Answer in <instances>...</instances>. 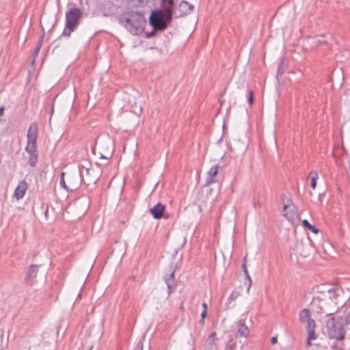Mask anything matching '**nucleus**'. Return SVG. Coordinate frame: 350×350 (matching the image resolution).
Returning a JSON list of instances; mask_svg holds the SVG:
<instances>
[{
    "mask_svg": "<svg viewBox=\"0 0 350 350\" xmlns=\"http://www.w3.org/2000/svg\"><path fill=\"white\" fill-rule=\"evenodd\" d=\"M119 23L132 35L138 36L144 31L146 21L142 12L131 11L123 12Z\"/></svg>",
    "mask_w": 350,
    "mask_h": 350,
    "instance_id": "1",
    "label": "nucleus"
},
{
    "mask_svg": "<svg viewBox=\"0 0 350 350\" xmlns=\"http://www.w3.org/2000/svg\"><path fill=\"white\" fill-rule=\"evenodd\" d=\"M82 12L79 8H70L66 13V27L62 36L69 37L71 32L74 31L79 25L82 16Z\"/></svg>",
    "mask_w": 350,
    "mask_h": 350,
    "instance_id": "2",
    "label": "nucleus"
},
{
    "mask_svg": "<svg viewBox=\"0 0 350 350\" xmlns=\"http://www.w3.org/2000/svg\"><path fill=\"white\" fill-rule=\"evenodd\" d=\"M172 21V18L168 20L167 15L163 10L158 9L153 10L149 18V23L155 31L165 30Z\"/></svg>",
    "mask_w": 350,
    "mask_h": 350,
    "instance_id": "3",
    "label": "nucleus"
},
{
    "mask_svg": "<svg viewBox=\"0 0 350 350\" xmlns=\"http://www.w3.org/2000/svg\"><path fill=\"white\" fill-rule=\"evenodd\" d=\"M341 318L332 317L327 322V329L329 336L338 340L345 338V330Z\"/></svg>",
    "mask_w": 350,
    "mask_h": 350,
    "instance_id": "4",
    "label": "nucleus"
},
{
    "mask_svg": "<svg viewBox=\"0 0 350 350\" xmlns=\"http://www.w3.org/2000/svg\"><path fill=\"white\" fill-rule=\"evenodd\" d=\"M311 307L317 313L324 314L325 316H331L336 312V307L330 306L325 297H314L311 302Z\"/></svg>",
    "mask_w": 350,
    "mask_h": 350,
    "instance_id": "5",
    "label": "nucleus"
},
{
    "mask_svg": "<svg viewBox=\"0 0 350 350\" xmlns=\"http://www.w3.org/2000/svg\"><path fill=\"white\" fill-rule=\"evenodd\" d=\"M342 295V290L340 288H329L327 291L325 297L327 299L329 306L336 307V312L339 308L342 306L343 301H340Z\"/></svg>",
    "mask_w": 350,
    "mask_h": 350,
    "instance_id": "6",
    "label": "nucleus"
},
{
    "mask_svg": "<svg viewBox=\"0 0 350 350\" xmlns=\"http://www.w3.org/2000/svg\"><path fill=\"white\" fill-rule=\"evenodd\" d=\"M94 170L91 168L85 167L83 166H79V176L81 182L83 183L86 185L90 184H95L98 179V177L94 176L92 174Z\"/></svg>",
    "mask_w": 350,
    "mask_h": 350,
    "instance_id": "7",
    "label": "nucleus"
},
{
    "mask_svg": "<svg viewBox=\"0 0 350 350\" xmlns=\"http://www.w3.org/2000/svg\"><path fill=\"white\" fill-rule=\"evenodd\" d=\"M39 265H31L28 267L25 277V283L27 285H33L36 282Z\"/></svg>",
    "mask_w": 350,
    "mask_h": 350,
    "instance_id": "8",
    "label": "nucleus"
},
{
    "mask_svg": "<svg viewBox=\"0 0 350 350\" xmlns=\"http://www.w3.org/2000/svg\"><path fill=\"white\" fill-rule=\"evenodd\" d=\"M38 135V125L36 122H32L29 125L27 134V144H37Z\"/></svg>",
    "mask_w": 350,
    "mask_h": 350,
    "instance_id": "9",
    "label": "nucleus"
},
{
    "mask_svg": "<svg viewBox=\"0 0 350 350\" xmlns=\"http://www.w3.org/2000/svg\"><path fill=\"white\" fill-rule=\"evenodd\" d=\"M175 7V0H161V9L166 15H167L168 20L173 18L174 11Z\"/></svg>",
    "mask_w": 350,
    "mask_h": 350,
    "instance_id": "10",
    "label": "nucleus"
},
{
    "mask_svg": "<svg viewBox=\"0 0 350 350\" xmlns=\"http://www.w3.org/2000/svg\"><path fill=\"white\" fill-rule=\"evenodd\" d=\"M165 206L162 203H157L155 206L150 209V212L155 219H161L165 213Z\"/></svg>",
    "mask_w": 350,
    "mask_h": 350,
    "instance_id": "11",
    "label": "nucleus"
},
{
    "mask_svg": "<svg viewBox=\"0 0 350 350\" xmlns=\"http://www.w3.org/2000/svg\"><path fill=\"white\" fill-rule=\"evenodd\" d=\"M178 10L180 12L178 16H185L193 11V5L186 1H182L178 5Z\"/></svg>",
    "mask_w": 350,
    "mask_h": 350,
    "instance_id": "12",
    "label": "nucleus"
},
{
    "mask_svg": "<svg viewBox=\"0 0 350 350\" xmlns=\"http://www.w3.org/2000/svg\"><path fill=\"white\" fill-rule=\"evenodd\" d=\"M27 185L25 181L21 182L14 191V197L17 200L23 198L27 190Z\"/></svg>",
    "mask_w": 350,
    "mask_h": 350,
    "instance_id": "13",
    "label": "nucleus"
},
{
    "mask_svg": "<svg viewBox=\"0 0 350 350\" xmlns=\"http://www.w3.org/2000/svg\"><path fill=\"white\" fill-rule=\"evenodd\" d=\"M238 329L236 334L237 336L247 338L250 334L247 326L242 321H239L238 323Z\"/></svg>",
    "mask_w": 350,
    "mask_h": 350,
    "instance_id": "14",
    "label": "nucleus"
},
{
    "mask_svg": "<svg viewBox=\"0 0 350 350\" xmlns=\"http://www.w3.org/2000/svg\"><path fill=\"white\" fill-rule=\"evenodd\" d=\"M219 165H214L208 172V177L206 178V185H210L217 182L215 177L218 174Z\"/></svg>",
    "mask_w": 350,
    "mask_h": 350,
    "instance_id": "15",
    "label": "nucleus"
},
{
    "mask_svg": "<svg viewBox=\"0 0 350 350\" xmlns=\"http://www.w3.org/2000/svg\"><path fill=\"white\" fill-rule=\"evenodd\" d=\"M310 312L309 310L303 309L302 310H301L299 313V319L301 323H306V322L310 320Z\"/></svg>",
    "mask_w": 350,
    "mask_h": 350,
    "instance_id": "16",
    "label": "nucleus"
},
{
    "mask_svg": "<svg viewBox=\"0 0 350 350\" xmlns=\"http://www.w3.org/2000/svg\"><path fill=\"white\" fill-rule=\"evenodd\" d=\"M307 40L312 44V47L318 46L325 42V41L323 39H320L319 37H308Z\"/></svg>",
    "mask_w": 350,
    "mask_h": 350,
    "instance_id": "17",
    "label": "nucleus"
},
{
    "mask_svg": "<svg viewBox=\"0 0 350 350\" xmlns=\"http://www.w3.org/2000/svg\"><path fill=\"white\" fill-rule=\"evenodd\" d=\"M308 177L310 178V186L314 189L317 187V180L319 178L318 173L316 171H312L310 172Z\"/></svg>",
    "mask_w": 350,
    "mask_h": 350,
    "instance_id": "18",
    "label": "nucleus"
},
{
    "mask_svg": "<svg viewBox=\"0 0 350 350\" xmlns=\"http://www.w3.org/2000/svg\"><path fill=\"white\" fill-rule=\"evenodd\" d=\"M25 150L29 154V157L31 155H38L37 144H27Z\"/></svg>",
    "mask_w": 350,
    "mask_h": 350,
    "instance_id": "19",
    "label": "nucleus"
},
{
    "mask_svg": "<svg viewBox=\"0 0 350 350\" xmlns=\"http://www.w3.org/2000/svg\"><path fill=\"white\" fill-rule=\"evenodd\" d=\"M302 226L312 232L314 234H318L319 230L317 228H316L314 226L310 224V222L307 219H304L302 221Z\"/></svg>",
    "mask_w": 350,
    "mask_h": 350,
    "instance_id": "20",
    "label": "nucleus"
},
{
    "mask_svg": "<svg viewBox=\"0 0 350 350\" xmlns=\"http://www.w3.org/2000/svg\"><path fill=\"white\" fill-rule=\"evenodd\" d=\"M241 268L243 269V271L244 273L245 278L248 280V286H247V292H249L250 288V287L252 286V279H251V278H250V276L249 275V273H248V271H247V266H246V265H245V263H242Z\"/></svg>",
    "mask_w": 350,
    "mask_h": 350,
    "instance_id": "21",
    "label": "nucleus"
},
{
    "mask_svg": "<svg viewBox=\"0 0 350 350\" xmlns=\"http://www.w3.org/2000/svg\"><path fill=\"white\" fill-rule=\"evenodd\" d=\"M286 70V65L284 63V60L282 59L278 66V72H277V78L278 79L279 77H281L285 72Z\"/></svg>",
    "mask_w": 350,
    "mask_h": 350,
    "instance_id": "22",
    "label": "nucleus"
},
{
    "mask_svg": "<svg viewBox=\"0 0 350 350\" xmlns=\"http://www.w3.org/2000/svg\"><path fill=\"white\" fill-rule=\"evenodd\" d=\"M165 282L167 285L169 290L174 283V270H173L168 278H165Z\"/></svg>",
    "mask_w": 350,
    "mask_h": 350,
    "instance_id": "23",
    "label": "nucleus"
},
{
    "mask_svg": "<svg viewBox=\"0 0 350 350\" xmlns=\"http://www.w3.org/2000/svg\"><path fill=\"white\" fill-rule=\"evenodd\" d=\"M64 172H62V174H61V180H60V185L62 187L65 188L67 191H73L76 189V187L75 186H67L66 185V183H65V180H64Z\"/></svg>",
    "mask_w": 350,
    "mask_h": 350,
    "instance_id": "24",
    "label": "nucleus"
},
{
    "mask_svg": "<svg viewBox=\"0 0 350 350\" xmlns=\"http://www.w3.org/2000/svg\"><path fill=\"white\" fill-rule=\"evenodd\" d=\"M38 155H31L29 157L28 163L31 167H35L38 163Z\"/></svg>",
    "mask_w": 350,
    "mask_h": 350,
    "instance_id": "25",
    "label": "nucleus"
},
{
    "mask_svg": "<svg viewBox=\"0 0 350 350\" xmlns=\"http://www.w3.org/2000/svg\"><path fill=\"white\" fill-rule=\"evenodd\" d=\"M306 323H307V325H306L307 330H311V329H315L316 323H315V321L314 319H310V320L306 321Z\"/></svg>",
    "mask_w": 350,
    "mask_h": 350,
    "instance_id": "26",
    "label": "nucleus"
},
{
    "mask_svg": "<svg viewBox=\"0 0 350 350\" xmlns=\"http://www.w3.org/2000/svg\"><path fill=\"white\" fill-rule=\"evenodd\" d=\"M44 28H42V35L40 36L38 42H37V44L35 47L36 49L40 51V48L42 46V42H43V39H44Z\"/></svg>",
    "mask_w": 350,
    "mask_h": 350,
    "instance_id": "27",
    "label": "nucleus"
},
{
    "mask_svg": "<svg viewBox=\"0 0 350 350\" xmlns=\"http://www.w3.org/2000/svg\"><path fill=\"white\" fill-rule=\"evenodd\" d=\"M44 28H42V35L40 36L38 42H37V44L35 47L36 49L40 51V48L42 46V42H43V39H44Z\"/></svg>",
    "mask_w": 350,
    "mask_h": 350,
    "instance_id": "28",
    "label": "nucleus"
},
{
    "mask_svg": "<svg viewBox=\"0 0 350 350\" xmlns=\"http://www.w3.org/2000/svg\"><path fill=\"white\" fill-rule=\"evenodd\" d=\"M44 28H42V35L40 36L38 42H37V44L35 47L36 49L40 51V48L42 46V42H43V39H44Z\"/></svg>",
    "mask_w": 350,
    "mask_h": 350,
    "instance_id": "29",
    "label": "nucleus"
},
{
    "mask_svg": "<svg viewBox=\"0 0 350 350\" xmlns=\"http://www.w3.org/2000/svg\"><path fill=\"white\" fill-rule=\"evenodd\" d=\"M308 331V340H314L317 338V334H315V329L307 330Z\"/></svg>",
    "mask_w": 350,
    "mask_h": 350,
    "instance_id": "30",
    "label": "nucleus"
},
{
    "mask_svg": "<svg viewBox=\"0 0 350 350\" xmlns=\"http://www.w3.org/2000/svg\"><path fill=\"white\" fill-rule=\"evenodd\" d=\"M238 295H239L238 293L233 291L230 294V297H228L227 304H230L232 301L235 300V299L238 297Z\"/></svg>",
    "mask_w": 350,
    "mask_h": 350,
    "instance_id": "31",
    "label": "nucleus"
},
{
    "mask_svg": "<svg viewBox=\"0 0 350 350\" xmlns=\"http://www.w3.org/2000/svg\"><path fill=\"white\" fill-rule=\"evenodd\" d=\"M39 51L38 50L34 49V51L31 55V57H32V59H31V65H33L35 64V61H36V59L37 58L38 55V53H39Z\"/></svg>",
    "mask_w": 350,
    "mask_h": 350,
    "instance_id": "32",
    "label": "nucleus"
},
{
    "mask_svg": "<svg viewBox=\"0 0 350 350\" xmlns=\"http://www.w3.org/2000/svg\"><path fill=\"white\" fill-rule=\"evenodd\" d=\"M248 103L250 105L254 103V92L252 91L249 92Z\"/></svg>",
    "mask_w": 350,
    "mask_h": 350,
    "instance_id": "33",
    "label": "nucleus"
},
{
    "mask_svg": "<svg viewBox=\"0 0 350 350\" xmlns=\"http://www.w3.org/2000/svg\"><path fill=\"white\" fill-rule=\"evenodd\" d=\"M112 155V153H111V151H109L108 152L106 153V154H103V153L100 154V158L101 159H109L111 158Z\"/></svg>",
    "mask_w": 350,
    "mask_h": 350,
    "instance_id": "34",
    "label": "nucleus"
},
{
    "mask_svg": "<svg viewBox=\"0 0 350 350\" xmlns=\"http://www.w3.org/2000/svg\"><path fill=\"white\" fill-rule=\"evenodd\" d=\"M135 350H143V343L142 341L138 342L136 345Z\"/></svg>",
    "mask_w": 350,
    "mask_h": 350,
    "instance_id": "35",
    "label": "nucleus"
},
{
    "mask_svg": "<svg viewBox=\"0 0 350 350\" xmlns=\"http://www.w3.org/2000/svg\"><path fill=\"white\" fill-rule=\"evenodd\" d=\"M345 321H346V324L347 325H350V310L349 311V312L346 315Z\"/></svg>",
    "mask_w": 350,
    "mask_h": 350,
    "instance_id": "36",
    "label": "nucleus"
},
{
    "mask_svg": "<svg viewBox=\"0 0 350 350\" xmlns=\"http://www.w3.org/2000/svg\"><path fill=\"white\" fill-rule=\"evenodd\" d=\"M207 316V311L206 310H202V312H201V315H200V317L201 319H205Z\"/></svg>",
    "mask_w": 350,
    "mask_h": 350,
    "instance_id": "37",
    "label": "nucleus"
},
{
    "mask_svg": "<svg viewBox=\"0 0 350 350\" xmlns=\"http://www.w3.org/2000/svg\"><path fill=\"white\" fill-rule=\"evenodd\" d=\"M277 341H278V338L276 336H273L271 339V342L272 345H275L277 342Z\"/></svg>",
    "mask_w": 350,
    "mask_h": 350,
    "instance_id": "38",
    "label": "nucleus"
},
{
    "mask_svg": "<svg viewBox=\"0 0 350 350\" xmlns=\"http://www.w3.org/2000/svg\"><path fill=\"white\" fill-rule=\"evenodd\" d=\"M215 336H216V333L215 332H213L210 336H209V338L212 340V341H213L215 338Z\"/></svg>",
    "mask_w": 350,
    "mask_h": 350,
    "instance_id": "39",
    "label": "nucleus"
},
{
    "mask_svg": "<svg viewBox=\"0 0 350 350\" xmlns=\"http://www.w3.org/2000/svg\"><path fill=\"white\" fill-rule=\"evenodd\" d=\"M155 35L154 31H151L150 33H147V37H152Z\"/></svg>",
    "mask_w": 350,
    "mask_h": 350,
    "instance_id": "40",
    "label": "nucleus"
},
{
    "mask_svg": "<svg viewBox=\"0 0 350 350\" xmlns=\"http://www.w3.org/2000/svg\"><path fill=\"white\" fill-rule=\"evenodd\" d=\"M202 308H203V310L207 311L208 306H207L206 303L204 302L202 304Z\"/></svg>",
    "mask_w": 350,
    "mask_h": 350,
    "instance_id": "41",
    "label": "nucleus"
},
{
    "mask_svg": "<svg viewBox=\"0 0 350 350\" xmlns=\"http://www.w3.org/2000/svg\"><path fill=\"white\" fill-rule=\"evenodd\" d=\"M4 112V108L3 107H0V116H1L3 114Z\"/></svg>",
    "mask_w": 350,
    "mask_h": 350,
    "instance_id": "42",
    "label": "nucleus"
},
{
    "mask_svg": "<svg viewBox=\"0 0 350 350\" xmlns=\"http://www.w3.org/2000/svg\"><path fill=\"white\" fill-rule=\"evenodd\" d=\"M292 204H293V201H292V200H291V199H288V200H287V204H288V206L289 205Z\"/></svg>",
    "mask_w": 350,
    "mask_h": 350,
    "instance_id": "43",
    "label": "nucleus"
},
{
    "mask_svg": "<svg viewBox=\"0 0 350 350\" xmlns=\"http://www.w3.org/2000/svg\"><path fill=\"white\" fill-rule=\"evenodd\" d=\"M200 324L202 326L204 325V319H200Z\"/></svg>",
    "mask_w": 350,
    "mask_h": 350,
    "instance_id": "44",
    "label": "nucleus"
},
{
    "mask_svg": "<svg viewBox=\"0 0 350 350\" xmlns=\"http://www.w3.org/2000/svg\"><path fill=\"white\" fill-rule=\"evenodd\" d=\"M288 208V204H284L283 206V211L285 212Z\"/></svg>",
    "mask_w": 350,
    "mask_h": 350,
    "instance_id": "45",
    "label": "nucleus"
},
{
    "mask_svg": "<svg viewBox=\"0 0 350 350\" xmlns=\"http://www.w3.org/2000/svg\"><path fill=\"white\" fill-rule=\"evenodd\" d=\"M246 260H247V256L245 255L243 259V263H245V265H246Z\"/></svg>",
    "mask_w": 350,
    "mask_h": 350,
    "instance_id": "46",
    "label": "nucleus"
},
{
    "mask_svg": "<svg viewBox=\"0 0 350 350\" xmlns=\"http://www.w3.org/2000/svg\"><path fill=\"white\" fill-rule=\"evenodd\" d=\"M253 206H254V207H255V208H256L257 206H259V204H258L257 202H254L253 203Z\"/></svg>",
    "mask_w": 350,
    "mask_h": 350,
    "instance_id": "47",
    "label": "nucleus"
},
{
    "mask_svg": "<svg viewBox=\"0 0 350 350\" xmlns=\"http://www.w3.org/2000/svg\"><path fill=\"white\" fill-rule=\"evenodd\" d=\"M228 350H235V348H234V347H233V346H230V347H229Z\"/></svg>",
    "mask_w": 350,
    "mask_h": 350,
    "instance_id": "48",
    "label": "nucleus"
},
{
    "mask_svg": "<svg viewBox=\"0 0 350 350\" xmlns=\"http://www.w3.org/2000/svg\"><path fill=\"white\" fill-rule=\"evenodd\" d=\"M44 215H45L46 217H48V208L46 210Z\"/></svg>",
    "mask_w": 350,
    "mask_h": 350,
    "instance_id": "49",
    "label": "nucleus"
},
{
    "mask_svg": "<svg viewBox=\"0 0 350 350\" xmlns=\"http://www.w3.org/2000/svg\"><path fill=\"white\" fill-rule=\"evenodd\" d=\"M307 345H308V346H310V345H311L310 340H308V338L307 339Z\"/></svg>",
    "mask_w": 350,
    "mask_h": 350,
    "instance_id": "50",
    "label": "nucleus"
}]
</instances>
